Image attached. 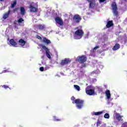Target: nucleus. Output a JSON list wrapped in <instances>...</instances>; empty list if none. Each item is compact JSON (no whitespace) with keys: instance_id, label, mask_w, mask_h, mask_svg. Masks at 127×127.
Segmentation results:
<instances>
[{"instance_id":"09e8293b","label":"nucleus","mask_w":127,"mask_h":127,"mask_svg":"<svg viewBox=\"0 0 127 127\" xmlns=\"http://www.w3.org/2000/svg\"><path fill=\"white\" fill-rule=\"evenodd\" d=\"M97 125H100V123H98V124Z\"/></svg>"},{"instance_id":"4468645a","label":"nucleus","mask_w":127,"mask_h":127,"mask_svg":"<svg viewBox=\"0 0 127 127\" xmlns=\"http://www.w3.org/2000/svg\"><path fill=\"white\" fill-rule=\"evenodd\" d=\"M105 95L108 99V100H110L111 99V92L110 90H107L105 92Z\"/></svg>"},{"instance_id":"79ce46f5","label":"nucleus","mask_w":127,"mask_h":127,"mask_svg":"<svg viewBox=\"0 0 127 127\" xmlns=\"http://www.w3.org/2000/svg\"><path fill=\"white\" fill-rule=\"evenodd\" d=\"M14 24H16V23L15 22H14Z\"/></svg>"},{"instance_id":"2f4dec72","label":"nucleus","mask_w":127,"mask_h":127,"mask_svg":"<svg viewBox=\"0 0 127 127\" xmlns=\"http://www.w3.org/2000/svg\"><path fill=\"white\" fill-rule=\"evenodd\" d=\"M107 0H99L100 3H102V2H104V1H106Z\"/></svg>"},{"instance_id":"0eeeda50","label":"nucleus","mask_w":127,"mask_h":127,"mask_svg":"<svg viewBox=\"0 0 127 127\" xmlns=\"http://www.w3.org/2000/svg\"><path fill=\"white\" fill-rule=\"evenodd\" d=\"M55 20L56 23H57V24H59V25H60L61 26H63V25H64V22H63V20L60 17L56 16Z\"/></svg>"},{"instance_id":"c85d7f7f","label":"nucleus","mask_w":127,"mask_h":127,"mask_svg":"<svg viewBox=\"0 0 127 127\" xmlns=\"http://www.w3.org/2000/svg\"><path fill=\"white\" fill-rule=\"evenodd\" d=\"M36 38H37V39H39L40 40H41V39H42V38H41L40 37V36L38 35H37L36 36Z\"/></svg>"},{"instance_id":"f704fd0d","label":"nucleus","mask_w":127,"mask_h":127,"mask_svg":"<svg viewBox=\"0 0 127 127\" xmlns=\"http://www.w3.org/2000/svg\"><path fill=\"white\" fill-rule=\"evenodd\" d=\"M89 37V33H87L85 35V38H88Z\"/></svg>"},{"instance_id":"f8f14e48","label":"nucleus","mask_w":127,"mask_h":127,"mask_svg":"<svg viewBox=\"0 0 127 127\" xmlns=\"http://www.w3.org/2000/svg\"><path fill=\"white\" fill-rule=\"evenodd\" d=\"M113 25H114V24L113 23V20L109 21L106 24V27L107 28H110V27H112Z\"/></svg>"},{"instance_id":"bb28decb","label":"nucleus","mask_w":127,"mask_h":127,"mask_svg":"<svg viewBox=\"0 0 127 127\" xmlns=\"http://www.w3.org/2000/svg\"><path fill=\"white\" fill-rule=\"evenodd\" d=\"M23 21H24V20L22 18H20L19 19H18V23H21V22Z\"/></svg>"},{"instance_id":"4c0bfd02","label":"nucleus","mask_w":127,"mask_h":127,"mask_svg":"<svg viewBox=\"0 0 127 127\" xmlns=\"http://www.w3.org/2000/svg\"><path fill=\"white\" fill-rule=\"evenodd\" d=\"M122 2H127V0H122Z\"/></svg>"},{"instance_id":"ea45409f","label":"nucleus","mask_w":127,"mask_h":127,"mask_svg":"<svg viewBox=\"0 0 127 127\" xmlns=\"http://www.w3.org/2000/svg\"><path fill=\"white\" fill-rule=\"evenodd\" d=\"M87 1H88V2H90V1H91V0H86Z\"/></svg>"},{"instance_id":"6e6552de","label":"nucleus","mask_w":127,"mask_h":127,"mask_svg":"<svg viewBox=\"0 0 127 127\" xmlns=\"http://www.w3.org/2000/svg\"><path fill=\"white\" fill-rule=\"evenodd\" d=\"M72 19L74 22L79 23L82 20V18H81V16L79 14H75L73 16Z\"/></svg>"},{"instance_id":"a18cd8bd","label":"nucleus","mask_w":127,"mask_h":127,"mask_svg":"<svg viewBox=\"0 0 127 127\" xmlns=\"http://www.w3.org/2000/svg\"><path fill=\"white\" fill-rule=\"evenodd\" d=\"M15 28H16V26H15Z\"/></svg>"},{"instance_id":"b1692460","label":"nucleus","mask_w":127,"mask_h":127,"mask_svg":"<svg viewBox=\"0 0 127 127\" xmlns=\"http://www.w3.org/2000/svg\"><path fill=\"white\" fill-rule=\"evenodd\" d=\"M97 90H98L99 93H102V92H103V89L101 87H97Z\"/></svg>"},{"instance_id":"393cba45","label":"nucleus","mask_w":127,"mask_h":127,"mask_svg":"<svg viewBox=\"0 0 127 127\" xmlns=\"http://www.w3.org/2000/svg\"><path fill=\"white\" fill-rule=\"evenodd\" d=\"M74 88L77 90V91H80V86L77 85H74Z\"/></svg>"},{"instance_id":"72a5a7b5","label":"nucleus","mask_w":127,"mask_h":127,"mask_svg":"<svg viewBox=\"0 0 127 127\" xmlns=\"http://www.w3.org/2000/svg\"><path fill=\"white\" fill-rule=\"evenodd\" d=\"M3 88H4V89H7V88H9L8 86H6V85H3Z\"/></svg>"},{"instance_id":"c9c22d12","label":"nucleus","mask_w":127,"mask_h":127,"mask_svg":"<svg viewBox=\"0 0 127 127\" xmlns=\"http://www.w3.org/2000/svg\"><path fill=\"white\" fill-rule=\"evenodd\" d=\"M81 67V68H83V67H86L85 64H82Z\"/></svg>"},{"instance_id":"c03bdc74","label":"nucleus","mask_w":127,"mask_h":127,"mask_svg":"<svg viewBox=\"0 0 127 127\" xmlns=\"http://www.w3.org/2000/svg\"><path fill=\"white\" fill-rule=\"evenodd\" d=\"M7 40H9V38H8Z\"/></svg>"},{"instance_id":"e433bc0d","label":"nucleus","mask_w":127,"mask_h":127,"mask_svg":"<svg viewBox=\"0 0 127 127\" xmlns=\"http://www.w3.org/2000/svg\"><path fill=\"white\" fill-rule=\"evenodd\" d=\"M7 69L4 70L2 71V73H7Z\"/></svg>"},{"instance_id":"f3484780","label":"nucleus","mask_w":127,"mask_h":127,"mask_svg":"<svg viewBox=\"0 0 127 127\" xmlns=\"http://www.w3.org/2000/svg\"><path fill=\"white\" fill-rule=\"evenodd\" d=\"M19 43H20L21 46H24L26 44V42L24 40L21 39L19 40Z\"/></svg>"},{"instance_id":"dca6fc26","label":"nucleus","mask_w":127,"mask_h":127,"mask_svg":"<svg viewBox=\"0 0 127 127\" xmlns=\"http://www.w3.org/2000/svg\"><path fill=\"white\" fill-rule=\"evenodd\" d=\"M10 14V10H8V12L5 13L3 15V19H6L8 17V15Z\"/></svg>"},{"instance_id":"a211bd4d","label":"nucleus","mask_w":127,"mask_h":127,"mask_svg":"<svg viewBox=\"0 0 127 127\" xmlns=\"http://www.w3.org/2000/svg\"><path fill=\"white\" fill-rule=\"evenodd\" d=\"M118 49H120V44H116L113 48V50H114V51H116V50H118Z\"/></svg>"},{"instance_id":"c756f323","label":"nucleus","mask_w":127,"mask_h":127,"mask_svg":"<svg viewBox=\"0 0 127 127\" xmlns=\"http://www.w3.org/2000/svg\"><path fill=\"white\" fill-rule=\"evenodd\" d=\"M40 70L41 72H43V71H44V67L43 66L40 67Z\"/></svg>"},{"instance_id":"39448f33","label":"nucleus","mask_w":127,"mask_h":127,"mask_svg":"<svg viewBox=\"0 0 127 127\" xmlns=\"http://www.w3.org/2000/svg\"><path fill=\"white\" fill-rule=\"evenodd\" d=\"M87 56L85 55H82L81 56H78L77 58V60L79 63L83 64L85 62H87Z\"/></svg>"},{"instance_id":"7ed1b4c3","label":"nucleus","mask_w":127,"mask_h":127,"mask_svg":"<svg viewBox=\"0 0 127 127\" xmlns=\"http://www.w3.org/2000/svg\"><path fill=\"white\" fill-rule=\"evenodd\" d=\"M111 7L114 15L115 16H118L119 15V12L118 11V5H117V3L116 2H113Z\"/></svg>"},{"instance_id":"9b49d317","label":"nucleus","mask_w":127,"mask_h":127,"mask_svg":"<svg viewBox=\"0 0 127 127\" xmlns=\"http://www.w3.org/2000/svg\"><path fill=\"white\" fill-rule=\"evenodd\" d=\"M89 8H94L95 7V5H96V0H90V1L89 2Z\"/></svg>"},{"instance_id":"473e14b6","label":"nucleus","mask_w":127,"mask_h":127,"mask_svg":"<svg viewBox=\"0 0 127 127\" xmlns=\"http://www.w3.org/2000/svg\"><path fill=\"white\" fill-rule=\"evenodd\" d=\"M99 47H99V46H96L93 48V50H97V49H98V48H99Z\"/></svg>"},{"instance_id":"58836bf2","label":"nucleus","mask_w":127,"mask_h":127,"mask_svg":"<svg viewBox=\"0 0 127 127\" xmlns=\"http://www.w3.org/2000/svg\"><path fill=\"white\" fill-rule=\"evenodd\" d=\"M124 41H125V43H127V40H125Z\"/></svg>"},{"instance_id":"7c9ffc66","label":"nucleus","mask_w":127,"mask_h":127,"mask_svg":"<svg viewBox=\"0 0 127 127\" xmlns=\"http://www.w3.org/2000/svg\"><path fill=\"white\" fill-rule=\"evenodd\" d=\"M71 101H74V102H75L76 98L74 96H72L71 98Z\"/></svg>"},{"instance_id":"8fccbe9b","label":"nucleus","mask_w":127,"mask_h":127,"mask_svg":"<svg viewBox=\"0 0 127 127\" xmlns=\"http://www.w3.org/2000/svg\"><path fill=\"white\" fill-rule=\"evenodd\" d=\"M72 103L74 104V102H72Z\"/></svg>"},{"instance_id":"9d476101","label":"nucleus","mask_w":127,"mask_h":127,"mask_svg":"<svg viewBox=\"0 0 127 127\" xmlns=\"http://www.w3.org/2000/svg\"><path fill=\"white\" fill-rule=\"evenodd\" d=\"M86 93L89 96H93V95H95V90L94 89H85Z\"/></svg>"},{"instance_id":"49530a36","label":"nucleus","mask_w":127,"mask_h":127,"mask_svg":"<svg viewBox=\"0 0 127 127\" xmlns=\"http://www.w3.org/2000/svg\"><path fill=\"white\" fill-rule=\"evenodd\" d=\"M97 125H100V123H98V124Z\"/></svg>"},{"instance_id":"aec40b11","label":"nucleus","mask_w":127,"mask_h":127,"mask_svg":"<svg viewBox=\"0 0 127 127\" xmlns=\"http://www.w3.org/2000/svg\"><path fill=\"white\" fill-rule=\"evenodd\" d=\"M37 27L39 29L43 30L45 28V26L44 25L39 24L37 25Z\"/></svg>"},{"instance_id":"1a4fd4ad","label":"nucleus","mask_w":127,"mask_h":127,"mask_svg":"<svg viewBox=\"0 0 127 127\" xmlns=\"http://www.w3.org/2000/svg\"><path fill=\"white\" fill-rule=\"evenodd\" d=\"M42 47L44 50H46V54L47 57H48L49 59H51V57L50 56V51H49V50L48 49V48L44 45L42 46Z\"/></svg>"},{"instance_id":"ddd939ff","label":"nucleus","mask_w":127,"mask_h":127,"mask_svg":"<svg viewBox=\"0 0 127 127\" xmlns=\"http://www.w3.org/2000/svg\"><path fill=\"white\" fill-rule=\"evenodd\" d=\"M10 44L12 45V46H16L17 45V43H16V42L13 40V39H11L9 41Z\"/></svg>"},{"instance_id":"423d86ee","label":"nucleus","mask_w":127,"mask_h":127,"mask_svg":"<svg viewBox=\"0 0 127 127\" xmlns=\"http://www.w3.org/2000/svg\"><path fill=\"white\" fill-rule=\"evenodd\" d=\"M71 63V60L69 58H65L63 60L61 61V62L60 63V65L61 66H64Z\"/></svg>"},{"instance_id":"f257e3e1","label":"nucleus","mask_w":127,"mask_h":127,"mask_svg":"<svg viewBox=\"0 0 127 127\" xmlns=\"http://www.w3.org/2000/svg\"><path fill=\"white\" fill-rule=\"evenodd\" d=\"M75 29H77V30L73 33L74 39H76V40L81 39L84 36V30H83L82 28L79 29V27H76Z\"/></svg>"},{"instance_id":"20e7f679","label":"nucleus","mask_w":127,"mask_h":127,"mask_svg":"<svg viewBox=\"0 0 127 127\" xmlns=\"http://www.w3.org/2000/svg\"><path fill=\"white\" fill-rule=\"evenodd\" d=\"M29 8L31 12H37L38 11V5L35 3H31L29 5Z\"/></svg>"},{"instance_id":"a19ab883","label":"nucleus","mask_w":127,"mask_h":127,"mask_svg":"<svg viewBox=\"0 0 127 127\" xmlns=\"http://www.w3.org/2000/svg\"><path fill=\"white\" fill-rule=\"evenodd\" d=\"M0 1H4V0H0Z\"/></svg>"},{"instance_id":"5701e85b","label":"nucleus","mask_w":127,"mask_h":127,"mask_svg":"<svg viewBox=\"0 0 127 127\" xmlns=\"http://www.w3.org/2000/svg\"><path fill=\"white\" fill-rule=\"evenodd\" d=\"M15 5H16V1L15 0L13 2V3L11 4V7L12 8H13V7H14V6H15Z\"/></svg>"},{"instance_id":"37998d69","label":"nucleus","mask_w":127,"mask_h":127,"mask_svg":"<svg viewBox=\"0 0 127 127\" xmlns=\"http://www.w3.org/2000/svg\"><path fill=\"white\" fill-rule=\"evenodd\" d=\"M90 88V86H87V88Z\"/></svg>"},{"instance_id":"cd10ccee","label":"nucleus","mask_w":127,"mask_h":127,"mask_svg":"<svg viewBox=\"0 0 127 127\" xmlns=\"http://www.w3.org/2000/svg\"><path fill=\"white\" fill-rule=\"evenodd\" d=\"M54 121L55 122H60L61 121V119H57L56 116H54Z\"/></svg>"},{"instance_id":"f03ea898","label":"nucleus","mask_w":127,"mask_h":127,"mask_svg":"<svg viewBox=\"0 0 127 127\" xmlns=\"http://www.w3.org/2000/svg\"><path fill=\"white\" fill-rule=\"evenodd\" d=\"M85 101L83 100H81L80 99H77L74 101V104H76V107L79 110H81L82 108L84 107V103Z\"/></svg>"},{"instance_id":"2eb2a0df","label":"nucleus","mask_w":127,"mask_h":127,"mask_svg":"<svg viewBox=\"0 0 127 127\" xmlns=\"http://www.w3.org/2000/svg\"><path fill=\"white\" fill-rule=\"evenodd\" d=\"M43 41L44 43H46V44L48 45L51 43V41H50V40L47 39V38H46L45 37H43Z\"/></svg>"},{"instance_id":"6ab92c4d","label":"nucleus","mask_w":127,"mask_h":127,"mask_svg":"<svg viewBox=\"0 0 127 127\" xmlns=\"http://www.w3.org/2000/svg\"><path fill=\"white\" fill-rule=\"evenodd\" d=\"M20 12L21 15H24L25 14V9H24V7H20Z\"/></svg>"},{"instance_id":"4be33fe9","label":"nucleus","mask_w":127,"mask_h":127,"mask_svg":"<svg viewBox=\"0 0 127 127\" xmlns=\"http://www.w3.org/2000/svg\"><path fill=\"white\" fill-rule=\"evenodd\" d=\"M103 114V111H100L98 112H94V116H100V115H102Z\"/></svg>"},{"instance_id":"de8ad7c7","label":"nucleus","mask_w":127,"mask_h":127,"mask_svg":"<svg viewBox=\"0 0 127 127\" xmlns=\"http://www.w3.org/2000/svg\"><path fill=\"white\" fill-rule=\"evenodd\" d=\"M97 125H100V123H98V124Z\"/></svg>"},{"instance_id":"412c9836","label":"nucleus","mask_w":127,"mask_h":127,"mask_svg":"<svg viewBox=\"0 0 127 127\" xmlns=\"http://www.w3.org/2000/svg\"><path fill=\"white\" fill-rule=\"evenodd\" d=\"M116 116L118 121H121V120H122V116H121L120 114L116 113Z\"/></svg>"},{"instance_id":"a878e982","label":"nucleus","mask_w":127,"mask_h":127,"mask_svg":"<svg viewBox=\"0 0 127 127\" xmlns=\"http://www.w3.org/2000/svg\"><path fill=\"white\" fill-rule=\"evenodd\" d=\"M104 118L105 119H110V115H109L108 113H106L104 115Z\"/></svg>"}]
</instances>
